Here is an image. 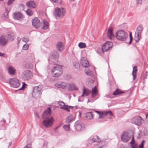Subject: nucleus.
<instances>
[{
	"instance_id": "obj_50",
	"label": "nucleus",
	"mask_w": 148,
	"mask_h": 148,
	"mask_svg": "<svg viewBox=\"0 0 148 148\" xmlns=\"http://www.w3.org/2000/svg\"><path fill=\"white\" fill-rule=\"evenodd\" d=\"M100 143H99V144L98 145H96L93 148H101V147L100 146Z\"/></svg>"
},
{
	"instance_id": "obj_49",
	"label": "nucleus",
	"mask_w": 148,
	"mask_h": 148,
	"mask_svg": "<svg viewBox=\"0 0 148 148\" xmlns=\"http://www.w3.org/2000/svg\"><path fill=\"white\" fill-rule=\"evenodd\" d=\"M143 0H136L137 3L139 4H141L142 3Z\"/></svg>"
},
{
	"instance_id": "obj_55",
	"label": "nucleus",
	"mask_w": 148,
	"mask_h": 148,
	"mask_svg": "<svg viewBox=\"0 0 148 148\" xmlns=\"http://www.w3.org/2000/svg\"><path fill=\"white\" fill-rule=\"evenodd\" d=\"M95 112L97 113H98L99 115H100V114L101 113V112H99V111H95Z\"/></svg>"
},
{
	"instance_id": "obj_12",
	"label": "nucleus",
	"mask_w": 148,
	"mask_h": 148,
	"mask_svg": "<svg viewBox=\"0 0 148 148\" xmlns=\"http://www.w3.org/2000/svg\"><path fill=\"white\" fill-rule=\"evenodd\" d=\"M32 23L33 25L36 28H39L40 26L41 23L40 21L37 18L33 19Z\"/></svg>"
},
{
	"instance_id": "obj_3",
	"label": "nucleus",
	"mask_w": 148,
	"mask_h": 148,
	"mask_svg": "<svg viewBox=\"0 0 148 148\" xmlns=\"http://www.w3.org/2000/svg\"><path fill=\"white\" fill-rule=\"evenodd\" d=\"M51 73L54 77H59L62 74V69L61 67L58 66H54L52 69Z\"/></svg>"
},
{
	"instance_id": "obj_8",
	"label": "nucleus",
	"mask_w": 148,
	"mask_h": 148,
	"mask_svg": "<svg viewBox=\"0 0 148 148\" xmlns=\"http://www.w3.org/2000/svg\"><path fill=\"white\" fill-rule=\"evenodd\" d=\"M113 43L111 42H108L105 43L102 47L103 52L107 51L112 47Z\"/></svg>"
},
{
	"instance_id": "obj_30",
	"label": "nucleus",
	"mask_w": 148,
	"mask_h": 148,
	"mask_svg": "<svg viewBox=\"0 0 148 148\" xmlns=\"http://www.w3.org/2000/svg\"><path fill=\"white\" fill-rule=\"evenodd\" d=\"M137 71V67L136 66H134L133 68L132 75L133 76V79L135 80L136 77V73Z\"/></svg>"
},
{
	"instance_id": "obj_40",
	"label": "nucleus",
	"mask_w": 148,
	"mask_h": 148,
	"mask_svg": "<svg viewBox=\"0 0 148 148\" xmlns=\"http://www.w3.org/2000/svg\"><path fill=\"white\" fill-rule=\"evenodd\" d=\"M26 12L27 14L29 16L32 15L33 14V12L30 9H28L26 11Z\"/></svg>"
},
{
	"instance_id": "obj_17",
	"label": "nucleus",
	"mask_w": 148,
	"mask_h": 148,
	"mask_svg": "<svg viewBox=\"0 0 148 148\" xmlns=\"http://www.w3.org/2000/svg\"><path fill=\"white\" fill-rule=\"evenodd\" d=\"M55 86L59 88L64 89L66 88L67 84L64 82H58L55 84Z\"/></svg>"
},
{
	"instance_id": "obj_1",
	"label": "nucleus",
	"mask_w": 148,
	"mask_h": 148,
	"mask_svg": "<svg viewBox=\"0 0 148 148\" xmlns=\"http://www.w3.org/2000/svg\"><path fill=\"white\" fill-rule=\"evenodd\" d=\"M51 109L50 108H48L44 112L42 115V117L44 118L46 117L43 122V125L46 127H51L54 121L53 117H51L50 118L47 117L51 115Z\"/></svg>"
},
{
	"instance_id": "obj_6",
	"label": "nucleus",
	"mask_w": 148,
	"mask_h": 148,
	"mask_svg": "<svg viewBox=\"0 0 148 148\" xmlns=\"http://www.w3.org/2000/svg\"><path fill=\"white\" fill-rule=\"evenodd\" d=\"M75 127L77 131H80L84 129L85 125L80 121H76L75 124Z\"/></svg>"
},
{
	"instance_id": "obj_32",
	"label": "nucleus",
	"mask_w": 148,
	"mask_h": 148,
	"mask_svg": "<svg viewBox=\"0 0 148 148\" xmlns=\"http://www.w3.org/2000/svg\"><path fill=\"white\" fill-rule=\"evenodd\" d=\"M52 57L54 59H57L59 57V53L56 51L54 52L52 54Z\"/></svg>"
},
{
	"instance_id": "obj_13",
	"label": "nucleus",
	"mask_w": 148,
	"mask_h": 148,
	"mask_svg": "<svg viewBox=\"0 0 148 148\" xmlns=\"http://www.w3.org/2000/svg\"><path fill=\"white\" fill-rule=\"evenodd\" d=\"M8 38L6 36L2 35L0 37V45L1 46H4L8 42Z\"/></svg>"
},
{
	"instance_id": "obj_54",
	"label": "nucleus",
	"mask_w": 148,
	"mask_h": 148,
	"mask_svg": "<svg viewBox=\"0 0 148 148\" xmlns=\"http://www.w3.org/2000/svg\"><path fill=\"white\" fill-rule=\"evenodd\" d=\"M146 120L148 121V114L146 115Z\"/></svg>"
},
{
	"instance_id": "obj_7",
	"label": "nucleus",
	"mask_w": 148,
	"mask_h": 148,
	"mask_svg": "<svg viewBox=\"0 0 148 148\" xmlns=\"http://www.w3.org/2000/svg\"><path fill=\"white\" fill-rule=\"evenodd\" d=\"M11 86L13 87L17 88L20 85L19 80L16 78L11 79L10 80Z\"/></svg>"
},
{
	"instance_id": "obj_56",
	"label": "nucleus",
	"mask_w": 148,
	"mask_h": 148,
	"mask_svg": "<svg viewBox=\"0 0 148 148\" xmlns=\"http://www.w3.org/2000/svg\"><path fill=\"white\" fill-rule=\"evenodd\" d=\"M81 97V96L79 97V98L78 100L80 102V101H82L81 100H80V99H81V97Z\"/></svg>"
},
{
	"instance_id": "obj_31",
	"label": "nucleus",
	"mask_w": 148,
	"mask_h": 148,
	"mask_svg": "<svg viewBox=\"0 0 148 148\" xmlns=\"http://www.w3.org/2000/svg\"><path fill=\"white\" fill-rule=\"evenodd\" d=\"M26 5L28 7L34 8L35 6V4L33 1H29L27 3Z\"/></svg>"
},
{
	"instance_id": "obj_22",
	"label": "nucleus",
	"mask_w": 148,
	"mask_h": 148,
	"mask_svg": "<svg viewBox=\"0 0 148 148\" xmlns=\"http://www.w3.org/2000/svg\"><path fill=\"white\" fill-rule=\"evenodd\" d=\"M98 92V90L96 87V86L92 88L91 92L92 97V98H94L97 95Z\"/></svg>"
},
{
	"instance_id": "obj_20",
	"label": "nucleus",
	"mask_w": 148,
	"mask_h": 148,
	"mask_svg": "<svg viewBox=\"0 0 148 148\" xmlns=\"http://www.w3.org/2000/svg\"><path fill=\"white\" fill-rule=\"evenodd\" d=\"M69 87L68 89L70 90H77L78 88L73 83H71L69 84Z\"/></svg>"
},
{
	"instance_id": "obj_57",
	"label": "nucleus",
	"mask_w": 148,
	"mask_h": 148,
	"mask_svg": "<svg viewBox=\"0 0 148 148\" xmlns=\"http://www.w3.org/2000/svg\"><path fill=\"white\" fill-rule=\"evenodd\" d=\"M36 115L37 116L38 118H40L39 116V115H38V114H36Z\"/></svg>"
},
{
	"instance_id": "obj_2",
	"label": "nucleus",
	"mask_w": 148,
	"mask_h": 148,
	"mask_svg": "<svg viewBox=\"0 0 148 148\" xmlns=\"http://www.w3.org/2000/svg\"><path fill=\"white\" fill-rule=\"evenodd\" d=\"M116 38L119 40L125 41L128 37V35L124 31L120 30L117 31L116 33Z\"/></svg>"
},
{
	"instance_id": "obj_37",
	"label": "nucleus",
	"mask_w": 148,
	"mask_h": 148,
	"mask_svg": "<svg viewBox=\"0 0 148 148\" xmlns=\"http://www.w3.org/2000/svg\"><path fill=\"white\" fill-rule=\"evenodd\" d=\"M70 124L67 125H64L63 126V128L65 131H69L70 130Z\"/></svg>"
},
{
	"instance_id": "obj_4",
	"label": "nucleus",
	"mask_w": 148,
	"mask_h": 148,
	"mask_svg": "<svg viewBox=\"0 0 148 148\" xmlns=\"http://www.w3.org/2000/svg\"><path fill=\"white\" fill-rule=\"evenodd\" d=\"M66 13L65 9L64 8H56L54 11L53 14L56 17H63Z\"/></svg>"
},
{
	"instance_id": "obj_11",
	"label": "nucleus",
	"mask_w": 148,
	"mask_h": 148,
	"mask_svg": "<svg viewBox=\"0 0 148 148\" xmlns=\"http://www.w3.org/2000/svg\"><path fill=\"white\" fill-rule=\"evenodd\" d=\"M13 18L18 20H21L23 18V16L22 14L20 12H14L13 15Z\"/></svg>"
},
{
	"instance_id": "obj_9",
	"label": "nucleus",
	"mask_w": 148,
	"mask_h": 148,
	"mask_svg": "<svg viewBox=\"0 0 148 148\" xmlns=\"http://www.w3.org/2000/svg\"><path fill=\"white\" fill-rule=\"evenodd\" d=\"M131 138V136L130 134L127 132H124L121 136V140L124 143L127 142Z\"/></svg>"
},
{
	"instance_id": "obj_59",
	"label": "nucleus",
	"mask_w": 148,
	"mask_h": 148,
	"mask_svg": "<svg viewBox=\"0 0 148 148\" xmlns=\"http://www.w3.org/2000/svg\"><path fill=\"white\" fill-rule=\"evenodd\" d=\"M78 63H77V65H78Z\"/></svg>"
},
{
	"instance_id": "obj_42",
	"label": "nucleus",
	"mask_w": 148,
	"mask_h": 148,
	"mask_svg": "<svg viewBox=\"0 0 148 148\" xmlns=\"http://www.w3.org/2000/svg\"><path fill=\"white\" fill-rule=\"evenodd\" d=\"M143 28L141 26L139 25L137 27V30L136 32H138L140 33H141V31L142 30Z\"/></svg>"
},
{
	"instance_id": "obj_18",
	"label": "nucleus",
	"mask_w": 148,
	"mask_h": 148,
	"mask_svg": "<svg viewBox=\"0 0 148 148\" xmlns=\"http://www.w3.org/2000/svg\"><path fill=\"white\" fill-rule=\"evenodd\" d=\"M93 117V114L91 112L86 113L84 114V118L87 120L92 119Z\"/></svg>"
},
{
	"instance_id": "obj_35",
	"label": "nucleus",
	"mask_w": 148,
	"mask_h": 148,
	"mask_svg": "<svg viewBox=\"0 0 148 148\" xmlns=\"http://www.w3.org/2000/svg\"><path fill=\"white\" fill-rule=\"evenodd\" d=\"M124 92L121 91V90L117 89L113 93V95H116L120 94L123 93Z\"/></svg>"
},
{
	"instance_id": "obj_53",
	"label": "nucleus",
	"mask_w": 148,
	"mask_h": 148,
	"mask_svg": "<svg viewBox=\"0 0 148 148\" xmlns=\"http://www.w3.org/2000/svg\"><path fill=\"white\" fill-rule=\"evenodd\" d=\"M61 125L60 124V125H59L55 129V130H57L58 128H59L61 126Z\"/></svg>"
},
{
	"instance_id": "obj_29",
	"label": "nucleus",
	"mask_w": 148,
	"mask_h": 148,
	"mask_svg": "<svg viewBox=\"0 0 148 148\" xmlns=\"http://www.w3.org/2000/svg\"><path fill=\"white\" fill-rule=\"evenodd\" d=\"M75 119V117L74 116L71 115L68 116L66 119V121L67 123H70L72 121H74Z\"/></svg>"
},
{
	"instance_id": "obj_43",
	"label": "nucleus",
	"mask_w": 148,
	"mask_h": 148,
	"mask_svg": "<svg viewBox=\"0 0 148 148\" xmlns=\"http://www.w3.org/2000/svg\"><path fill=\"white\" fill-rule=\"evenodd\" d=\"M22 41L26 43L28 42L29 41V38L28 37H24L22 39Z\"/></svg>"
},
{
	"instance_id": "obj_58",
	"label": "nucleus",
	"mask_w": 148,
	"mask_h": 148,
	"mask_svg": "<svg viewBox=\"0 0 148 148\" xmlns=\"http://www.w3.org/2000/svg\"><path fill=\"white\" fill-rule=\"evenodd\" d=\"M18 41H20V39L19 38H18Z\"/></svg>"
},
{
	"instance_id": "obj_14",
	"label": "nucleus",
	"mask_w": 148,
	"mask_h": 148,
	"mask_svg": "<svg viewBox=\"0 0 148 148\" xmlns=\"http://www.w3.org/2000/svg\"><path fill=\"white\" fill-rule=\"evenodd\" d=\"M108 114L110 116H112V113L111 111H105L103 112H101L99 115V119L103 118Z\"/></svg>"
},
{
	"instance_id": "obj_47",
	"label": "nucleus",
	"mask_w": 148,
	"mask_h": 148,
	"mask_svg": "<svg viewBox=\"0 0 148 148\" xmlns=\"http://www.w3.org/2000/svg\"><path fill=\"white\" fill-rule=\"evenodd\" d=\"M15 0H9L8 2V5H10Z\"/></svg>"
},
{
	"instance_id": "obj_36",
	"label": "nucleus",
	"mask_w": 148,
	"mask_h": 148,
	"mask_svg": "<svg viewBox=\"0 0 148 148\" xmlns=\"http://www.w3.org/2000/svg\"><path fill=\"white\" fill-rule=\"evenodd\" d=\"M8 12L7 11L5 12L3 14L2 16V18L3 19H6L8 17Z\"/></svg>"
},
{
	"instance_id": "obj_44",
	"label": "nucleus",
	"mask_w": 148,
	"mask_h": 148,
	"mask_svg": "<svg viewBox=\"0 0 148 148\" xmlns=\"http://www.w3.org/2000/svg\"><path fill=\"white\" fill-rule=\"evenodd\" d=\"M55 3H57L61 4L62 3V0H52Z\"/></svg>"
},
{
	"instance_id": "obj_19",
	"label": "nucleus",
	"mask_w": 148,
	"mask_h": 148,
	"mask_svg": "<svg viewBox=\"0 0 148 148\" xmlns=\"http://www.w3.org/2000/svg\"><path fill=\"white\" fill-rule=\"evenodd\" d=\"M107 36L110 40L113 39L114 38V35L112 33V28L110 27L108 29L107 33Z\"/></svg>"
},
{
	"instance_id": "obj_51",
	"label": "nucleus",
	"mask_w": 148,
	"mask_h": 148,
	"mask_svg": "<svg viewBox=\"0 0 148 148\" xmlns=\"http://www.w3.org/2000/svg\"><path fill=\"white\" fill-rule=\"evenodd\" d=\"M130 42H131L132 41V38L131 33H130Z\"/></svg>"
},
{
	"instance_id": "obj_23",
	"label": "nucleus",
	"mask_w": 148,
	"mask_h": 148,
	"mask_svg": "<svg viewBox=\"0 0 148 148\" xmlns=\"http://www.w3.org/2000/svg\"><path fill=\"white\" fill-rule=\"evenodd\" d=\"M8 71L10 74L14 75L15 73L16 70L13 67L10 66L8 67Z\"/></svg>"
},
{
	"instance_id": "obj_21",
	"label": "nucleus",
	"mask_w": 148,
	"mask_h": 148,
	"mask_svg": "<svg viewBox=\"0 0 148 148\" xmlns=\"http://www.w3.org/2000/svg\"><path fill=\"white\" fill-rule=\"evenodd\" d=\"M41 94V92H39L36 90L35 91L34 89L32 93L33 96L35 98H37L40 97Z\"/></svg>"
},
{
	"instance_id": "obj_26",
	"label": "nucleus",
	"mask_w": 148,
	"mask_h": 148,
	"mask_svg": "<svg viewBox=\"0 0 148 148\" xmlns=\"http://www.w3.org/2000/svg\"><path fill=\"white\" fill-rule=\"evenodd\" d=\"M59 105L61 106L60 108L63 109L64 110H67L68 109V106L65 105L64 103L62 101H60L58 102Z\"/></svg>"
},
{
	"instance_id": "obj_34",
	"label": "nucleus",
	"mask_w": 148,
	"mask_h": 148,
	"mask_svg": "<svg viewBox=\"0 0 148 148\" xmlns=\"http://www.w3.org/2000/svg\"><path fill=\"white\" fill-rule=\"evenodd\" d=\"M8 39L10 40V41H12L13 40L14 38V34L12 33H10L8 34Z\"/></svg>"
},
{
	"instance_id": "obj_5",
	"label": "nucleus",
	"mask_w": 148,
	"mask_h": 148,
	"mask_svg": "<svg viewBox=\"0 0 148 148\" xmlns=\"http://www.w3.org/2000/svg\"><path fill=\"white\" fill-rule=\"evenodd\" d=\"M23 78L26 80H29L33 77V74L29 71L27 70L23 72L22 75Z\"/></svg>"
},
{
	"instance_id": "obj_38",
	"label": "nucleus",
	"mask_w": 148,
	"mask_h": 148,
	"mask_svg": "<svg viewBox=\"0 0 148 148\" xmlns=\"http://www.w3.org/2000/svg\"><path fill=\"white\" fill-rule=\"evenodd\" d=\"M78 46L81 48H84L86 47V45L84 43L80 42L78 44Z\"/></svg>"
},
{
	"instance_id": "obj_46",
	"label": "nucleus",
	"mask_w": 148,
	"mask_h": 148,
	"mask_svg": "<svg viewBox=\"0 0 148 148\" xmlns=\"http://www.w3.org/2000/svg\"><path fill=\"white\" fill-rule=\"evenodd\" d=\"M22 87L20 88L19 90H22L23 88H24L25 87V85H26V84L24 83V82H22Z\"/></svg>"
},
{
	"instance_id": "obj_45",
	"label": "nucleus",
	"mask_w": 148,
	"mask_h": 148,
	"mask_svg": "<svg viewBox=\"0 0 148 148\" xmlns=\"http://www.w3.org/2000/svg\"><path fill=\"white\" fill-rule=\"evenodd\" d=\"M145 143V141L143 140L140 145L139 146V148H143L144 144Z\"/></svg>"
},
{
	"instance_id": "obj_28",
	"label": "nucleus",
	"mask_w": 148,
	"mask_h": 148,
	"mask_svg": "<svg viewBox=\"0 0 148 148\" xmlns=\"http://www.w3.org/2000/svg\"><path fill=\"white\" fill-rule=\"evenodd\" d=\"M49 23L46 20H43V25L42 28L44 30H46L49 29Z\"/></svg>"
},
{
	"instance_id": "obj_41",
	"label": "nucleus",
	"mask_w": 148,
	"mask_h": 148,
	"mask_svg": "<svg viewBox=\"0 0 148 148\" xmlns=\"http://www.w3.org/2000/svg\"><path fill=\"white\" fill-rule=\"evenodd\" d=\"M29 47V45L28 44H26L24 45L23 47V50H27Z\"/></svg>"
},
{
	"instance_id": "obj_25",
	"label": "nucleus",
	"mask_w": 148,
	"mask_h": 148,
	"mask_svg": "<svg viewBox=\"0 0 148 148\" xmlns=\"http://www.w3.org/2000/svg\"><path fill=\"white\" fill-rule=\"evenodd\" d=\"M141 33L138 32H136L134 36V40L136 42H138L140 39L141 36Z\"/></svg>"
},
{
	"instance_id": "obj_52",
	"label": "nucleus",
	"mask_w": 148,
	"mask_h": 148,
	"mask_svg": "<svg viewBox=\"0 0 148 148\" xmlns=\"http://www.w3.org/2000/svg\"><path fill=\"white\" fill-rule=\"evenodd\" d=\"M29 146H30V145H28L25 146L24 148H29Z\"/></svg>"
},
{
	"instance_id": "obj_10",
	"label": "nucleus",
	"mask_w": 148,
	"mask_h": 148,
	"mask_svg": "<svg viewBox=\"0 0 148 148\" xmlns=\"http://www.w3.org/2000/svg\"><path fill=\"white\" fill-rule=\"evenodd\" d=\"M142 119L140 116H135L132 119V123L138 125H140L142 124Z\"/></svg>"
},
{
	"instance_id": "obj_39",
	"label": "nucleus",
	"mask_w": 148,
	"mask_h": 148,
	"mask_svg": "<svg viewBox=\"0 0 148 148\" xmlns=\"http://www.w3.org/2000/svg\"><path fill=\"white\" fill-rule=\"evenodd\" d=\"M85 71L86 74L88 75L91 76L92 74V71L88 69L86 70Z\"/></svg>"
},
{
	"instance_id": "obj_48",
	"label": "nucleus",
	"mask_w": 148,
	"mask_h": 148,
	"mask_svg": "<svg viewBox=\"0 0 148 148\" xmlns=\"http://www.w3.org/2000/svg\"><path fill=\"white\" fill-rule=\"evenodd\" d=\"M0 57H5V54L1 52H0Z\"/></svg>"
},
{
	"instance_id": "obj_27",
	"label": "nucleus",
	"mask_w": 148,
	"mask_h": 148,
	"mask_svg": "<svg viewBox=\"0 0 148 148\" xmlns=\"http://www.w3.org/2000/svg\"><path fill=\"white\" fill-rule=\"evenodd\" d=\"M101 141L100 138L97 136H95L93 138L90 139V141L92 142H96L99 143Z\"/></svg>"
},
{
	"instance_id": "obj_33",
	"label": "nucleus",
	"mask_w": 148,
	"mask_h": 148,
	"mask_svg": "<svg viewBox=\"0 0 148 148\" xmlns=\"http://www.w3.org/2000/svg\"><path fill=\"white\" fill-rule=\"evenodd\" d=\"M43 88V86L42 85H39L38 86H35L33 89L35 91L36 90L39 92H41V91Z\"/></svg>"
},
{
	"instance_id": "obj_24",
	"label": "nucleus",
	"mask_w": 148,
	"mask_h": 148,
	"mask_svg": "<svg viewBox=\"0 0 148 148\" xmlns=\"http://www.w3.org/2000/svg\"><path fill=\"white\" fill-rule=\"evenodd\" d=\"M83 94L81 95V97H83L84 96H88L90 92V91L87 88H85L84 87L82 90Z\"/></svg>"
},
{
	"instance_id": "obj_15",
	"label": "nucleus",
	"mask_w": 148,
	"mask_h": 148,
	"mask_svg": "<svg viewBox=\"0 0 148 148\" xmlns=\"http://www.w3.org/2000/svg\"><path fill=\"white\" fill-rule=\"evenodd\" d=\"M56 47L58 51L61 52L64 49V45L62 42H59L56 44Z\"/></svg>"
},
{
	"instance_id": "obj_16",
	"label": "nucleus",
	"mask_w": 148,
	"mask_h": 148,
	"mask_svg": "<svg viewBox=\"0 0 148 148\" xmlns=\"http://www.w3.org/2000/svg\"><path fill=\"white\" fill-rule=\"evenodd\" d=\"M80 63L83 67H88L89 66V63L85 58H82L81 59Z\"/></svg>"
}]
</instances>
